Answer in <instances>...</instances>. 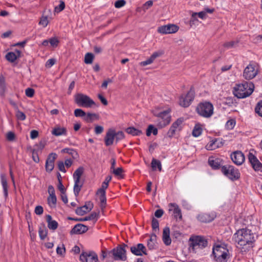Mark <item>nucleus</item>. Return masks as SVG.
<instances>
[{"label": "nucleus", "instance_id": "58", "mask_svg": "<svg viewBox=\"0 0 262 262\" xmlns=\"http://www.w3.org/2000/svg\"><path fill=\"white\" fill-rule=\"evenodd\" d=\"M154 60L151 58V57H150L146 60L141 62L140 63V65L141 66H146L147 65L152 63L154 62Z\"/></svg>", "mask_w": 262, "mask_h": 262}, {"label": "nucleus", "instance_id": "22", "mask_svg": "<svg viewBox=\"0 0 262 262\" xmlns=\"http://www.w3.org/2000/svg\"><path fill=\"white\" fill-rule=\"evenodd\" d=\"M208 163L209 165L214 169L220 168L223 164V160L221 158L215 157H211L209 158Z\"/></svg>", "mask_w": 262, "mask_h": 262}, {"label": "nucleus", "instance_id": "50", "mask_svg": "<svg viewBox=\"0 0 262 262\" xmlns=\"http://www.w3.org/2000/svg\"><path fill=\"white\" fill-rule=\"evenodd\" d=\"M65 7V5L63 2L61 1L60 4L55 7V12L58 13L62 11Z\"/></svg>", "mask_w": 262, "mask_h": 262}, {"label": "nucleus", "instance_id": "37", "mask_svg": "<svg viewBox=\"0 0 262 262\" xmlns=\"http://www.w3.org/2000/svg\"><path fill=\"white\" fill-rule=\"evenodd\" d=\"M57 202V199L55 194L49 195L48 198V203L49 205L52 208H54L56 206Z\"/></svg>", "mask_w": 262, "mask_h": 262}, {"label": "nucleus", "instance_id": "41", "mask_svg": "<svg viewBox=\"0 0 262 262\" xmlns=\"http://www.w3.org/2000/svg\"><path fill=\"white\" fill-rule=\"evenodd\" d=\"M151 133L154 135H157L158 134V129L157 128H155L154 125H149L148 126V128L146 130V135L147 136H150Z\"/></svg>", "mask_w": 262, "mask_h": 262}, {"label": "nucleus", "instance_id": "35", "mask_svg": "<svg viewBox=\"0 0 262 262\" xmlns=\"http://www.w3.org/2000/svg\"><path fill=\"white\" fill-rule=\"evenodd\" d=\"M83 185V182L81 181H74V193L76 196H78L82 186Z\"/></svg>", "mask_w": 262, "mask_h": 262}, {"label": "nucleus", "instance_id": "18", "mask_svg": "<svg viewBox=\"0 0 262 262\" xmlns=\"http://www.w3.org/2000/svg\"><path fill=\"white\" fill-rule=\"evenodd\" d=\"M57 155L55 153H51L48 157L46 162V169L48 172L52 171L54 167V162L57 158Z\"/></svg>", "mask_w": 262, "mask_h": 262}, {"label": "nucleus", "instance_id": "43", "mask_svg": "<svg viewBox=\"0 0 262 262\" xmlns=\"http://www.w3.org/2000/svg\"><path fill=\"white\" fill-rule=\"evenodd\" d=\"M39 235L41 239H44L46 237L47 235V230L45 226L39 228Z\"/></svg>", "mask_w": 262, "mask_h": 262}, {"label": "nucleus", "instance_id": "39", "mask_svg": "<svg viewBox=\"0 0 262 262\" xmlns=\"http://www.w3.org/2000/svg\"><path fill=\"white\" fill-rule=\"evenodd\" d=\"M152 168L154 170H156V168H158L159 171L162 170V165L161 162L159 160H157L155 159L152 160L151 163Z\"/></svg>", "mask_w": 262, "mask_h": 262}, {"label": "nucleus", "instance_id": "61", "mask_svg": "<svg viewBox=\"0 0 262 262\" xmlns=\"http://www.w3.org/2000/svg\"><path fill=\"white\" fill-rule=\"evenodd\" d=\"M123 169L121 167H118L117 169H114L113 173L117 176H121Z\"/></svg>", "mask_w": 262, "mask_h": 262}, {"label": "nucleus", "instance_id": "55", "mask_svg": "<svg viewBox=\"0 0 262 262\" xmlns=\"http://www.w3.org/2000/svg\"><path fill=\"white\" fill-rule=\"evenodd\" d=\"M39 25L46 27L48 24V19L47 16H43L41 18L39 23Z\"/></svg>", "mask_w": 262, "mask_h": 262}, {"label": "nucleus", "instance_id": "10", "mask_svg": "<svg viewBox=\"0 0 262 262\" xmlns=\"http://www.w3.org/2000/svg\"><path fill=\"white\" fill-rule=\"evenodd\" d=\"M194 90L191 88L186 94H182L179 101V104L184 107H188L194 98Z\"/></svg>", "mask_w": 262, "mask_h": 262}, {"label": "nucleus", "instance_id": "24", "mask_svg": "<svg viewBox=\"0 0 262 262\" xmlns=\"http://www.w3.org/2000/svg\"><path fill=\"white\" fill-rule=\"evenodd\" d=\"M115 141L114 136V129H109L106 134L104 138V142L106 146H108L112 145Z\"/></svg>", "mask_w": 262, "mask_h": 262}, {"label": "nucleus", "instance_id": "32", "mask_svg": "<svg viewBox=\"0 0 262 262\" xmlns=\"http://www.w3.org/2000/svg\"><path fill=\"white\" fill-rule=\"evenodd\" d=\"M157 241V236L153 234L150 235L149 239L147 241V247L150 250L155 248Z\"/></svg>", "mask_w": 262, "mask_h": 262}, {"label": "nucleus", "instance_id": "45", "mask_svg": "<svg viewBox=\"0 0 262 262\" xmlns=\"http://www.w3.org/2000/svg\"><path fill=\"white\" fill-rule=\"evenodd\" d=\"M94 59V55L91 53H88L85 55L84 62L86 64H91L92 63Z\"/></svg>", "mask_w": 262, "mask_h": 262}, {"label": "nucleus", "instance_id": "11", "mask_svg": "<svg viewBox=\"0 0 262 262\" xmlns=\"http://www.w3.org/2000/svg\"><path fill=\"white\" fill-rule=\"evenodd\" d=\"M221 171L225 176L231 180H236L239 177L238 170L230 165L223 166Z\"/></svg>", "mask_w": 262, "mask_h": 262}, {"label": "nucleus", "instance_id": "52", "mask_svg": "<svg viewBox=\"0 0 262 262\" xmlns=\"http://www.w3.org/2000/svg\"><path fill=\"white\" fill-rule=\"evenodd\" d=\"M237 42L234 41H231L229 42H227L224 44V47L226 49H230L233 47H234L237 44Z\"/></svg>", "mask_w": 262, "mask_h": 262}, {"label": "nucleus", "instance_id": "21", "mask_svg": "<svg viewBox=\"0 0 262 262\" xmlns=\"http://www.w3.org/2000/svg\"><path fill=\"white\" fill-rule=\"evenodd\" d=\"M93 208V204L91 202H88L76 210V213L79 215H83L86 212L90 211Z\"/></svg>", "mask_w": 262, "mask_h": 262}, {"label": "nucleus", "instance_id": "14", "mask_svg": "<svg viewBox=\"0 0 262 262\" xmlns=\"http://www.w3.org/2000/svg\"><path fill=\"white\" fill-rule=\"evenodd\" d=\"M182 122L183 120L181 119H178L172 123L167 134L168 137H172L177 132L181 130Z\"/></svg>", "mask_w": 262, "mask_h": 262}, {"label": "nucleus", "instance_id": "25", "mask_svg": "<svg viewBox=\"0 0 262 262\" xmlns=\"http://www.w3.org/2000/svg\"><path fill=\"white\" fill-rule=\"evenodd\" d=\"M215 215L214 213H203L199 214L197 219L199 221L203 223H208L211 222L214 220Z\"/></svg>", "mask_w": 262, "mask_h": 262}, {"label": "nucleus", "instance_id": "51", "mask_svg": "<svg viewBox=\"0 0 262 262\" xmlns=\"http://www.w3.org/2000/svg\"><path fill=\"white\" fill-rule=\"evenodd\" d=\"M255 110V112L262 117V101L258 103Z\"/></svg>", "mask_w": 262, "mask_h": 262}, {"label": "nucleus", "instance_id": "9", "mask_svg": "<svg viewBox=\"0 0 262 262\" xmlns=\"http://www.w3.org/2000/svg\"><path fill=\"white\" fill-rule=\"evenodd\" d=\"M258 72V65L255 62L250 63L245 69L243 76L246 79H252L257 75Z\"/></svg>", "mask_w": 262, "mask_h": 262}, {"label": "nucleus", "instance_id": "60", "mask_svg": "<svg viewBox=\"0 0 262 262\" xmlns=\"http://www.w3.org/2000/svg\"><path fill=\"white\" fill-rule=\"evenodd\" d=\"M55 63V59L53 58L49 59L47 60L46 63V67L51 68Z\"/></svg>", "mask_w": 262, "mask_h": 262}, {"label": "nucleus", "instance_id": "38", "mask_svg": "<svg viewBox=\"0 0 262 262\" xmlns=\"http://www.w3.org/2000/svg\"><path fill=\"white\" fill-rule=\"evenodd\" d=\"M202 133V128L200 125L196 124L192 130V134L193 136L198 137L200 136Z\"/></svg>", "mask_w": 262, "mask_h": 262}, {"label": "nucleus", "instance_id": "4", "mask_svg": "<svg viewBox=\"0 0 262 262\" xmlns=\"http://www.w3.org/2000/svg\"><path fill=\"white\" fill-rule=\"evenodd\" d=\"M212 254L216 261L219 262H225L230 257L229 250L225 246L217 245L214 246Z\"/></svg>", "mask_w": 262, "mask_h": 262}, {"label": "nucleus", "instance_id": "47", "mask_svg": "<svg viewBox=\"0 0 262 262\" xmlns=\"http://www.w3.org/2000/svg\"><path fill=\"white\" fill-rule=\"evenodd\" d=\"M59 43L58 39L56 37H52L49 39V43L52 47H56Z\"/></svg>", "mask_w": 262, "mask_h": 262}, {"label": "nucleus", "instance_id": "26", "mask_svg": "<svg viewBox=\"0 0 262 262\" xmlns=\"http://www.w3.org/2000/svg\"><path fill=\"white\" fill-rule=\"evenodd\" d=\"M88 230L86 226L81 224L76 225L72 229L71 232L72 234H82Z\"/></svg>", "mask_w": 262, "mask_h": 262}, {"label": "nucleus", "instance_id": "63", "mask_svg": "<svg viewBox=\"0 0 262 262\" xmlns=\"http://www.w3.org/2000/svg\"><path fill=\"white\" fill-rule=\"evenodd\" d=\"M152 228L154 230L158 229L159 228V222L157 220L153 219L152 220Z\"/></svg>", "mask_w": 262, "mask_h": 262}, {"label": "nucleus", "instance_id": "48", "mask_svg": "<svg viewBox=\"0 0 262 262\" xmlns=\"http://www.w3.org/2000/svg\"><path fill=\"white\" fill-rule=\"evenodd\" d=\"M16 116L18 120H20L21 121L25 120L26 118L25 114L23 112H22L19 110H17L16 111Z\"/></svg>", "mask_w": 262, "mask_h": 262}, {"label": "nucleus", "instance_id": "8", "mask_svg": "<svg viewBox=\"0 0 262 262\" xmlns=\"http://www.w3.org/2000/svg\"><path fill=\"white\" fill-rule=\"evenodd\" d=\"M170 112V110L168 109L159 113L158 114H155V116L157 117V126L159 128L164 127L170 123L171 120Z\"/></svg>", "mask_w": 262, "mask_h": 262}, {"label": "nucleus", "instance_id": "13", "mask_svg": "<svg viewBox=\"0 0 262 262\" xmlns=\"http://www.w3.org/2000/svg\"><path fill=\"white\" fill-rule=\"evenodd\" d=\"M80 260L82 262H97V255L94 252H82L80 255Z\"/></svg>", "mask_w": 262, "mask_h": 262}, {"label": "nucleus", "instance_id": "46", "mask_svg": "<svg viewBox=\"0 0 262 262\" xmlns=\"http://www.w3.org/2000/svg\"><path fill=\"white\" fill-rule=\"evenodd\" d=\"M74 115L77 117H84L85 113L81 109L77 108L74 111Z\"/></svg>", "mask_w": 262, "mask_h": 262}, {"label": "nucleus", "instance_id": "19", "mask_svg": "<svg viewBox=\"0 0 262 262\" xmlns=\"http://www.w3.org/2000/svg\"><path fill=\"white\" fill-rule=\"evenodd\" d=\"M168 206L169 211H172V215L174 219L182 220V215L179 206L176 203H170Z\"/></svg>", "mask_w": 262, "mask_h": 262}, {"label": "nucleus", "instance_id": "29", "mask_svg": "<svg viewBox=\"0 0 262 262\" xmlns=\"http://www.w3.org/2000/svg\"><path fill=\"white\" fill-rule=\"evenodd\" d=\"M46 220L48 223V227L50 229L54 230L57 228L58 223L55 220H52V216L50 215L46 216Z\"/></svg>", "mask_w": 262, "mask_h": 262}, {"label": "nucleus", "instance_id": "54", "mask_svg": "<svg viewBox=\"0 0 262 262\" xmlns=\"http://www.w3.org/2000/svg\"><path fill=\"white\" fill-rule=\"evenodd\" d=\"M126 4L125 0H118L115 3V7L117 8H120L124 6Z\"/></svg>", "mask_w": 262, "mask_h": 262}, {"label": "nucleus", "instance_id": "2", "mask_svg": "<svg viewBox=\"0 0 262 262\" xmlns=\"http://www.w3.org/2000/svg\"><path fill=\"white\" fill-rule=\"evenodd\" d=\"M207 245V240L202 236L192 235L189 239V250L194 253L199 252L206 247Z\"/></svg>", "mask_w": 262, "mask_h": 262}, {"label": "nucleus", "instance_id": "12", "mask_svg": "<svg viewBox=\"0 0 262 262\" xmlns=\"http://www.w3.org/2000/svg\"><path fill=\"white\" fill-rule=\"evenodd\" d=\"M179 29V27L176 25L168 24L159 27L158 29V32L163 34H171L177 32Z\"/></svg>", "mask_w": 262, "mask_h": 262}, {"label": "nucleus", "instance_id": "27", "mask_svg": "<svg viewBox=\"0 0 262 262\" xmlns=\"http://www.w3.org/2000/svg\"><path fill=\"white\" fill-rule=\"evenodd\" d=\"M51 133L55 136H66L67 135V130L66 128L57 125L53 128Z\"/></svg>", "mask_w": 262, "mask_h": 262}, {"label": "nucleus", "instance_id": "3", "mask_svg": "<svg viewBox=\"0 0 262 262\" xmlns=\"http://www.w3.org/2000/svg\"><path fill=\"white\" fill-rule=\"evenodd\" d=\"M254 85L251 82H245L237 84L234 88L233 93L238 98H244L250 96L253 92Z\"/></svg>", "mask_w": 262, "mask_h": 262}, {"label": "nucleus", "instance_id": "16", "mask_svg": "<svg viewBox=\"0 0 262 262\" xmlns=\"http://www.w3.org/2000/svg\"><path fill=\"white\" fill-rule=\"evenodd\" d=\"M232 161L237 165H242L245 161V156L240 151H236L231 155Z\"/></svg>", "mask_w": 262, "mask_h": 262}, {"label": "nucleus", "instance_id": "34", "mask_svg": "<svg viewBox=\"0 0 262 262\" xmlns=\"http://www.w3.org/2000/svg\"><path fill=\"white\" fill-rule=\"evenodd\" d=\"M126 132L128 134H130L133 136H140L142 134L141 130L137 129L134 127H129L126 128Z\"/></svg>", "mask_w": 262, "mask_h": 262}, {"label": "nucleus", "instance_id": "64", "mask_svg": "<svg viewBox=\"0 0 262 262\" xmlns=\"http://www.w3.org/2000/svg\"><path fill=\"white\" fill-rule=\"evenodd\" d=\"M15 138V134L12 132H9L7 134V139L8 140L12 141L14 140Z\"/></svg>", "mask_w": 262, "mask_h": 262}, {"label": "nucleus", "instance_id": "28", "mask_svg": "<svg viewBox=\"0 0 262 262\" xmlns=\"http://www.w3.org/2000/svg\"><path fill=\"white\" fill-rule=\"evenodd\" d=\"M20 52L16 50L15 52H10L6 55V58L10 62H13L15 61L17 57L20 56Z\"/></svg>", "mask_w": 262, "mask_h": 262}, {"label": "nucleus", "instance_id": "1", "mask_svg": "<svg viewBox=\"0 0 262 262\" xmlns=\"http://www.w3.org/2000/svg\"><path fill=\"white\" fill-rule=\"evenodd\" d=\"M233 238L238 247L242 249V252L248 251L253 247L252 245L255 241L254 233L247 228L238 230L234 234Z\"/></svg>", "mask_w": 262, "mask_h": 262}, {"label": "nucleus", "instance_id": "49", "mask_svg": "<svg viewBox=\"0 0 262 262\" xmlns=\"http://www.w3.org/2000/svg\"><path fill=\"white\" fill-rule=\"evenodd\" d=\"M57 253L59 255H62L65 253L66 249L63 244L60 246H58L56 249Z\"/></svg>", "mask_w": 262, "mask_h": 262}, {"label": "nucleus", "instance_id": "42", "mask_svg": "<svg viewBox=\"0 0 262 262\" xmlns=\"http://www.w3.org/2000/svg\"><path fill=\"white\" fill-rule=\"evenodd\" d=\"M235 120L233 119H231L226 122L225 124V127L226 129L229 130L232 129L235 126Z\"/></svg>", "mask_w": 262, "mask_h": 262}, {"label": "nucleus", "instance_id": "6", "mask_svg": "<svg viewBox=\"0 0 262 262\" xmlns=\"http://www.w3.org/2000/svg\"><path fill=\"white\" fill-rule=\"evenodd\" d=\"M198 114L205 118H209L213 114V106L209 102L200 103L196 108Z\"/></svg>", "mask_w": 262, "mask_h": 262}, {"label": "nucleus", "instance_id": "62", "mask_svg": "<svg viewBox=\"0 0 262 262\" xmlns=\"http://www.w3.org/2000/svg\"><path fill=\"white\" fill-rule=\"evenodd\" d=\"M103 131V127L102 126L96 125L95 127V133L96 134H100Z\"/></svg>", "mask_w": 262, "mask_h": 262}, {"label": "nucleus", "instance_id": "57", "mask_svg": "<svg viewBox=\"0 0 262 262\" xmlns=\"http://www.w3.org/2000/svg\"><path fill=\"white\" fill-rule=\"evenodd\" d=\"M164 54V52L163 51H159L157 52H155L152 53V54L150 56L151 58L155 60L156 58H157L158 57L161 56Z\"/></svg>", "mask_w": 262, "mask_h": 262}, {"label": "nucleus", "instance_id": "20", "mask_svg": "<svg viewBox=\"0 0 262 262\" xmlns=\"http://www.w3.org/2000/svg\"><path fill=\"white\" fill-rule=\"evenodd\" d=\"M130 251L132 253L137 256L147 254L145 247L142 244H138L136 246L132 247L130 248Z\"/></svg>", "mask_w": 262, "mask_h": 262}, {"label": "nucleus", "instance_id": "33", "mask_svg": "<svg viewBox=\"0 0 262 262\" xmlns=\"http://www.w3.org/2000/svg\"><path fill=\"white\" fill-rule=\"evenodd\" d=\"M83 172V168L82 167H79L77 169L73 174V178L74 181H81L80 178Z\"/></svg>", "mask_w": 262, "mask_h": 262}, {"label": "nucleus", "instance_id": "36", "mask_svg": "<svg viewBox=\"0 0 262 262\" xmlns=\"http://www.w3.org/2000/svg\"><path fill=\"white\" fill-rule=\"evenodd\" d=\"M1 183L4 189V193L6 196L7 195V181L6 176L5 174L2 173L1 174Z\"/></svg>", "mask_w": 262, "mask_h": 262}, {"label": "nucleus", "instance_id": "15", "mask_svg": "<svg viewBox=\"0 0 262 262\" xmlns=\"http://www.w3.org/2000/svg\"><path fill=\"white\" fill-rule=\"evenodd\" d=\"M248 159L255 171H262V164L253 154L250 152L249 154Z\"/></svg>", "mask_w": 262, "mask_h": 262}, {"label": "nucleus", "instance_id": "56", "mask_svg": "<svg viewBox=\"0 0 262 262\" xmlns=\"http://www.w3.org/2000/svg\"><path fill=\"white\" fill-rule=\"evenodd\" d=\"M25 94L27 97L31 98L34 95V90L32 88H27L25 91Z\"/></svg>", "mask_w": 262, "mask_h": 262}, {"label": "nucleus", "instance_id": "7", "mask_svg": "<svg viewBox=\"0 0 262 262\" xmlns=\"http://www.w3.org/2000/svg\"><path fill=\"white\" fill-rule=\"evenodd\" d=\"M74 99L75 103L79 106L91 107L95 104V102L90 97L81 93L75 95Z\"/></svg>", "mask_w": 262, "mask_h": 262}, {"label": "nucleus", "instance_id": "40", "mask_svg": "<svg viewBox=\"0 0 262 262\" xmlns=\"http://www.w3.org/2000/svg\"><path fill=\"white\" fill-rule=\"evenodd\" d=\"M114 136H115V140L116 143L118 142L120 140H122L125 137L124 134L123 132L122 131H119L118 132H116L114 130Z\"/></svg>", "mask_w": 262, "mask_h": 262}, {"label": "nucleus", "instance_id": "5", "mask_svg": "<svg viewBox=\"0 0 262 262\" xmlns=\"http://www.w3.org/2000/svg\"><path fill=\"white\" fill-rule=\"evenodd\" d=\"M127 247L125 244L119 245L108 252V255L115 260L125 261L126 258V250L125 248Z\"/></svg>", "mask_w": 262, "mask_h": 262}, {"label": "nucleus", "instance_id": "53", "mask_svg": "<svg viewBox=\"0 0 262 262\" xmlns=\"http://www.w3.org/2000/svg\"><path fill=\"white\" fill-rule=\"evenodd\" d=\"M32 157L33 161L36 163L39 162V158L38 156L37 151L35 149H33L32 151Z\"/></svg>", "mask_w": 262, "mask_h": 262}, {"label": "nucleus", "instance_id": "30", "mask_svg": "<svg viewBox=\"0 0 262 262\" xmlns=\"http://www.w3.org/2000/svg\"><path fill=\"white\" fill-rule=\"evenodd\" d=\"M169 232V229L168 228H165L163 232V241L166 245H169L171 242Z\"/></svg>", "mask_w": 262, "mask_h": 262}, {"label": "nucleus", "instance_id": "59", "mask_svg": "<svg viewBox=\"0 0 262 262\" xmlns=\"http://www.w3.org/2000/svg\"><path fill=\"white\" fill-rule=\"evenodd\" d=\"M43 209L42 206H37L35 208V213L37 215H41L42 214Z\"/></svg>", "mask_w": 262, "mask_h": 262}, {"label": "nucleus", "instance_id": "44", "mask_svg": "<svg viewBox=\"0 0 262 262\" xmlns=\"http://www.w3.org/2000/svg\"><path fill=\"white\" fill-rule=\"evenodd\" d=\"M97 118V115L95 114L88 113L85 114V116L84 117V120L88 122H92L94 119Z\"/></svg>", "mask_w": 262, "mask_h": 262}, {"label": "nucleus", "instance_id": "31", "mask_svg": "<svg viewBox=\"0 0 262 262\" xmlns=\"http://www.w3.org/2000/svg\"><path fill=\"white\" fill-rule=\"evenodd\" d=\"M97 214L96 212H92L90 215L89 216H85L83 218H80V219H74L72 217H69V219L71 220H75L77 221H80V222H84L86 221H91V220H94L97 219Z\"/></svg>", "mask_w": 262, "mask_h": 262}, {"label": "nucleus", "instance_id": "23", "mask_svg": "<svg viewBox=\"0 0 262 262\" xmlns=\"http://www.w3.org/2000/svg\"><path fill=\"white\" fill-rule=\"evenodd\" d=\"M223 146V142L221 139H214L211 140L206 145V148L207 150H212L220 148Z\"/></svg>", "mask_w": 262, "mask_h": 262}, {"label": "nucleus", "instance_id": "17", "mask_svg": "<svg viewBox=\"0 0 262 262\" xmlns=\"http://www.w3.org/2000/svg\"><path fill=\"white\" fill-rule=\"evenodd\" d=\"M57 155L55 153H51L48 157L46 162V169L48 172L52 171L54 167V162L57 158Z\"/></svg>", "mask_w": 262, "mask_h": 262}]
</instances>
